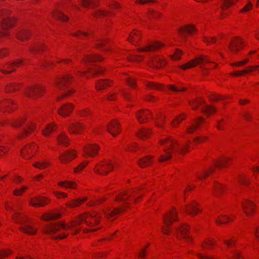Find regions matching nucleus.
I'll use <instances>...</instances> for the list:
<instances>
[{"mask_svg": "<svg viewBox=\"0 0 259 259\" xmlns=\"http://www.w3.org/2000/svg\"><path fill=\"white\" fill-rule=\"evenodd\" d=\"M55 129V125H53L52 124H49L45 128V129L42 130V134H44V135L45 136H46V137L48 136L49 134L50 133H51L52 132H53V131H54Z\"/></svg>", "mask_w": 259, "mask_h": 259, "instance_id": "obj_45", "label": "nucleus"}, {"mask_svg": "<svg viewBox=\"0 0 259 259\" xmlns=\"http://www.w3.org/2000/svg\"><path fill=\"white\" fill-rule=\"evenodd\" d=\"M54 194L57 198L60 199L66 198L67 196L66 193L60 191H55L54 192Z\"/></svg>", "mask_w": 259, "mask_h": 259, "instance_id": "obj_62", "label": "nucleus"}, {"mask_svg": "<svg viewBox=\"0 0 259 259\" xmlns=\"http://www.w3.org/2000/svg\"><path fill=\"white\" fill-rule=\"evenodd\" d=\"M57 139L60 144L65 146L68 145L69 140L67 137V136L64 133H61L58 136Z\"/></svg>", "mask_w": 259, "mask_h": 259, "instance_id": "obj_34", "label": "nucleus"}, {"mask_svg": "<svg viewBox=\"0 0 259 259\" xmlns=\"http://www.w3.org/2000/svg\"><path fill=\"white\" fill-rule=\"evenodd\" d=\"M203 121H204V119L202 117H199V118L196 119L194 121L192 125L188 128V130H187L188 132L189 133H193L195 131V130L197 128V127L199 126V124L200 123L203 122Z\"/></svg>", "mask_w": 259, "mask_h": 259, "instance_id": "obj_28", "label": "nucleus"}, {"mask_svg": "<svg viewBox=\"0 0 259 259\" xmlns=\"http://www.w3.org/2000/svg\"><path fill=\"white\" fill-rule=\"evenodd\" d=\"M139 39V36L138 33L137 31L134 30L131 34L130 35L128 40L130 42H137Z\"/></svg>", "mask_w": 259, "mask_h": 259, "instance_id": "obj_44", "label": "nucleus"}, {"mask_svg": "<svg viewBox=\"0 0 259 259\" xmlns=\"http://www.w3.org/2000/svg\"><path fill=\"white\" fill-rule=\"evenodd\" d=\"M11 253V251L8 250H3L0 251V259L4 258L9 255Z\"/></svg>", "mask_w": 259, "mask_h": 259, "instance_id": "obj_63", "label": "nucleus"}, {"mask_svg": "<svg viewBox=\"0 0 259 259\" xmlns=\"http://www.w3.org/2000/svg\"><path fill=\"white\" fill-rule=\"evenodd\" d=\"M185 211L191 214V215H195L198 213L200 210L198 207L197 204L195 202H193L190 204L189 206L185 208Z\"/></svg>", "mask_w": 259, "mask_h": 259, "instance_id": "obj_26", "label": "nucleus"}, {"mask_svg": "<svg viewBox=\"0 0 259 259\" xmlns=\"http://www.w3.org/2000/svg\"><path fill=\"white\" fill-rule=\"evenodd\" d=\"M214 194L215 196H219L224 189V187L219 183H215L213 188Z\"/></svg>", "mask_w": 259, "mask_h": 259, "instance_id": "obj_40", "label": "nucleus"}, {"mask_svg": "<svg viewBox=\"0 0 259 259\" xmlns=\"http://www.w3.org/2000/svg\"><path fill=\"white\" fill-rule=\"evenodd\" d=\"M150 135V130L148 128H142L137 133L138 137L141 139L147 138Z\"/></svg>", "mask_w": 259, "mask_h": 259, "instance_id": "obj_33", "label": "nucleus"}, {"mask_svg": "<svg viewBox=\"0 0 259 259\" xmlns=\"http://www.w3.org/2000/svg\"><path fill=\"white\" fill-rule=\"evenodd\" d=\"M30 33L28 30L24 29L21 30L17 34L18 38L22 40H24L28 38Z\"/></svg>", "mask_w": 259, "mask_h": 259, "instance_id": "obj_38", "label": "nucleus"}, {"mask_svg": "<svg viewBox=\"0 0 259 259\" xmlns=\"http://www.w3.org/2000/svg\"><path fill=\"white\" fill-rule=\"evenodd\" d=\"M177 214V211L175 209H173L170 211L168 214L163 215V219L164 226L162 228V231L164 234H169L168 228L172 221H177L176 219H174Z\"/></svg>", "mask_w": 259, "mask_h": 259, "instance_id": "obj_6", "label": "nucleus"}, {"mask_svg": "<svg viewBox=\"0 0 259 259\" xmlns=\"http://www.w3.org/2000/svg\"><path fill=\"white\" fill-rule=\"evenodd\" d=\"M167 88L169 89H170L172 91H176V92H179V91H182L186 90V89L185 88H178L175 87L173 85H169L167 86Z\"/></svg>", "mask_w": 259, "mask_h": 259, "instance_id": "obj_64", "label": "nucleus"}, {"mask_svg": "<svg viewBox=\"0 0 259 259\" xmlns=\"http://www.w3.org/2000/svg\"><path fill=\"white\" fill-rule=\"evenodd\" d=\"M223 241L227 245V246L231 247L234 245L236 240L232 238L230 240L224 239Z\"/></svg>", "mask_w": 259, "mask_h": 259, "instance_id": "obj_57", "label": "nucleus"}, {"mask_svg": "<svg viewBox=\"0 0 259 259\" xmlns=\"http://www.w3.org/2000/svg\"><path fill=\"white\" fill-rule=\"evenodd\" d=\"M35 145H29L26 146L24 148L21 150V154L22 156L26 158H29L32 156V154L31 153V150L34 149L35 148Z\"/></svg>", "mask_w": 259, "mask_h": 259, "instance_id": "obj_24", "label": "nucleus"}, {"mask_svg": "<svg viewBox=\"0 0 259 259\" xmlns=\"http://www.w3.org/2000/svg\"><path fill=\"white\" fill-rule=\"evenodd\" d=\"M49 164V162L46 161H40L35 162L33 164V166L39 168L43 169L46 167Z\"/></svg>", "mask_w": 259, "mask_h": 259, "instance_id": "obj_46", "label": "nucleus"}, {"mask_svg": "<svg viewBox=\"0 0 259 259\" xmlns=\"http://www.w3.org/2000/svg\"><path fill=\"white\" fill-rule=\"evenodd\" d=\"M150 115V112L147 110H142L137 113V118L140 123H143L146 121V119L149 118Z\"/></svg>", "mask_w": 259, "mask_h": 259, "instance_id": "obj_22", "label": "nucleus"}, {"mask_svg": "<svg viewBox=\"0 0 259 259\" xmlns=\"http://www.w3.org/2000/svg\"><path fill=\"white\" fill-rule=\"evenodd\" d=\"M152 157L150 156H146L143 158L140 159L138 161V164L141 167H144L150 165L153 162L151 160Z\"/></svg>", "mask_w": 259, "mask_h": 259, "instance_id": "obj_29", "label": "nucleus"}, {"mask_svg": "<svg viewBox=\"0 0 259 259\" xmlns=\"http://www.w3.org/2000/svg\"><path fill=\"white\" fill-rule=\"evenodd\" d=\"M81 3L83 7H90L96 6V2L91 0H82Z\"/></svg>", "mask_w": 259, "mask_h": 259, "instance_id": "obj_49", "label": "nucleus"}, {"mask_svg": "<svg viewBox=\"0 0 259 259\" xmlns=\"http://www.w3.org/2000/svg\"><path fill=\"white\" fill-rule=\"evenodd\" d=\"M182 54V52L179 50L177 49L174 55L171 56V59L174 60H179L181 58V55Z\"/></svg>", "mask_w": 259, "mask_h": 259, "instance_id": "obj_55", "label": "nucleus"}, {"mask_svg": "<svg viewBox=\"0 0 259 259\" xmlns=\"http://www.w3.org/2000/svg\"><path fill=\"white\" fill-rule=\"evenodd\" d=\"M242 205L244 212L247 215L250 216L251 213L253 212L254 208V206L252 203L249 200H246L245 202H242Z\"/></svg>", "mask_w": 259, "mask_h": 259, "instance_id": "obj_21", "label": "nucleus"}, {"mask_svg": "<svg viewBox=\"0 0 259 259\" xmlns=\"http://www.w3.org/2000/svg\"><path fill=\"white\" fill-rule=\"evenodd\" d=\"M76 156L75 153L72 151H67L62 153L60 156V160L62 163H66Z\"/></svg>", "mask_w": 259, "mask_h": 259, "instance_id": "obj_18", "label": "nucleus"}, {"mask_svg": "<svg viewBox=\"0 0 259 259\" xmlns=\"http://www.w3.org/2000/svg\"><path fill=\"white\" fill-rule=\"evenodd\" d=\"M231 220V219L230 218L223 215L221 217L217 219L216 220V223L218 225L225 224Z\"/></svg>", "mask_w": 259, "mask_h": 259, "instance_id": "obj_47", "label": "nucleus"}, {"mask_svg": "<svg viewBox=\"0 0 259 259\" xmlns=\"http://www.w3.org/2000/svg\"><path fill=\"white\" fill-rule=\"evenodd\" d=\"M44 91V88L42 86L36 85L30 87L26 92L25 94L27 96L31 98H35L39 96Z\"/></svg>", "mask_w": 259, "mask_h": 259, "instance_id": "obj_9", "label": "nucleus"}, {"mask_svg": "<svg viewBox=\"0 0 259 259\" xmlns=\"http://www.w3.org/2000/svg\"><path fill=\"white\" fill-rule=\"evenodd\" d=\"M243 42L240 38H235L232 40L229 45V49L233 53H237L239 48L243 45Z\"/></svg>", "mask_w": 259, "mask_h": 259, "instance_id": "obj_13", "label": "nucleus"}, {"mask_svg": "<svg viewBox=\"0 0 259 259\" xmlns=\"http://www.w3.org/2000/svg\"><path fill=\"white\" fill-rule=\"evenodd\" d=\"M23 64L21 60H18L12 63L6 64L4 68H0V71L3 73H9L14 71L16 68Z\"/></svg>", "mask_w": 259, "mask_h": 259, "instance_id": "obj_8", "label": "nucleus"}, {"mask_svg": "<svg viewBox=\"0 0 259 259\" xmlns=\"http://www.w3.org/2000/svg\"><path fill=\"white\" fill-rule=\"evenodd\" d=\"M102 60V58L101 56L95 55H92L88 56L84 61L88 62H95L98 61H100Z\"/></svg>", "mask_w": 259, "mask_h": 259, "instance_id": "obj_39", "label": "nucleus"}, {"mask_svg": "<svg viewBox=\"0 0 259 259\" xmlns=\"http://www.w3.org/2000/svg\"><path fill=\"white\" fill-rule=\"evenodd\" d=\"M13 218L16 223L22 225L20 228L21 231L29 235H33L36 233V229L28 223L27 219L24 215L15 213Z\"/></svg>", "mask_w": 259, "mask_h": 259, "instance_id": "obj_3", "label": "nucleus"}, {"mask_svg": "<svg viewBox=\"0 0 259 259\" xmlns=\"http://www.w3.org/2000/svg\"><path fill=\"white\" fill-rule=\"evenodd\" d=\"M109 14V12L104 10H99L98 12L95 14V16L97 17H100L102 16H105Z\"/></svg>", "mask_w": 259, "mask_h": 259, "instance_id": "obj_58", "label": "nucleus"}, {"mask_svg": "<svg viewBox=\"0 0 259 259\" xmlns=\"http://www.w3.org/2000/svg\"><path fill=\"white\" fill-rule=\"evenodd\" d=\"M229 159V158H225L219 160L215 161L214 162V165L218 168H221L226 165L227 161Z\"/></svg>", "mask_w": 259, "mask_h": 259, "instance_id": "obj_43", "label": "nucleus"}, {"mask_svg": "<svg viewBox=\"0 0 259 259\" xmlns=\"http://www.w3.org/2000/svg\"><path fill=\"white\" fill-rule=\"evenodd\" d=\"M106 130L113 136L115 137L120 133L119 123L116 120H113L108 125L106 126Z\"/></svg>", "mask_w": 259, "mask_h": 259, "instance_id": "obj_10", "label": "nucleus"}, {"mask_svg": "<svg viewBox=\"0 0 259 259\" xmlns=\"http://www.w3.org/2000/svg\"><path fill=\"white\" fill-rule=\"evenodd\" d=\"M60 214L57 213H51L42 215V219L45 221L54 220L59 218Z\"/></svg>", "mask_w": 259, "mask_h": 259, "instance_id": "obj_37", "label": "nucleus"}, {"mask_svg": "<svg viewBox=\"0 0 259 259\" xmlns=\"http://www.w3.org/2000/svg\"><path fill=\"white\" fill-rule=\"evenodd\" d=\"M35 125L34 123H31L30 124L27 125L18 136V138L21 139L25 136L28 135L30 134L34 128Z\"/></svg>", "mask_w": 259, "mask_h": 259, "instance_id": "obj_25", "label": "nucleus"}, {"mask_svg": "<svg viewBox=\"0 0 259 259\" xmlns=\"http://www.w3.org/2000/svg\"><path fill=\"white\" fill-rule=\"evenodd\" d=\"M186 116L183 114L180 115L179 116L177 117L174 120H172L171 124L174 126H177V125L181 122L182 120L185 119Z\"/></svg>", "mask_w": 259, "mask_h": 259, "instance_id": "obj_50", "label": "nucleus"}, {"mask_svg": "<svg viewBox=\"0 0 259 259\" xmlns=\"http://www.w3.org/2000/svg\"><path fill=\"white\" fill-rule=\"evenodd\" d=\"M160 144L164 146V151L165 153V155H161L160 156L159 161L160 162L166 161L171 157L170 149L175 151L178 149L179 153L183 154L187 147V144H184L180 146L177 140L169 138L160 141Z\"/></svg>", "mask_w": 259, "mask_h": 259, "instance_id": "obj_2", "label": "nucleus"}, {"mask_svg": "<svg viewBox=\"0 0 259 259\" xmlns=\"http://www.w3.org/2000/svg\"><path fill=\"white\" fill-rule=\"evenodd\" d=\"M126 80L128 83V84L131 87H134L135 85V82L136 79L134 77H128L126 79Z\"/></svg>", "mask_w": 259, "mask_h": 259, "instance_id": "obj_56", "label": "nucleus"}, {"mask_svg": "<svg viewBox=\"0 0 259 259\" xmlns=\"http://www.w3.org/2000/svg\"><path fill=\"white\" fill-rule=\"evenodd\" d=\"M201 111L207 115L210 114L215 112V110L213 107L204 105L201 108Z\"/></svg>", "mask_w": 259, "mask_h": 259, "instance_id": "obj_42", "label": "nucleus"}, {"mask_svg": "<svg viewBox=\"0 0 259 259\" xmlns=\"http://www.w3.org/2000/svg\"><path fill=\"white\" fill-rule=\"evenodd\" d=\"M195 30V28L193 25H188L185 27H181L179 30V33L182 38L185 39L186 33H190Z\"/></svg>", "mask_w": 259, "mask_h": 259, "instance_id": "obj_20", "label": "nucleus"}, {"mask_svg": "<svg viewBox=\"0 0 259 259\" xmlns=\"http://www.w3.org/2000/svg\"><path fill=\"white\" fill-rule=\"evenodd\" d=\"M111 82L109 80H100L96 83V88L97 90H101L105 88L106 87L110 86Z\"/></svg>", "mask_w": 259, "mask_h": 259, "instance_id": "obj_36", "label": "nucleus"}, {"mask_svg": "<svg viewBox=\"0 0 259 259\" xmlns=\"http://www.w3.org/2000/svg\"><path fill=\"white\" fill-rule=\"evenodd\" d=\"M27 189V187L24 186L20 189L15 190L14 191V192H13L14 195H21Z\"/></svg>", "mask_w": 259, "mask_h": 259, "instance_id": "obj_59", "label": "nucleus"}, {"mask_svg": "<svg viewBox=\"0 0 259 259\" xmlns=\"http://www.w3.org/2000/svg\"><path fill=\"white\" fill-rule=\"evenodd\" d=\"M125 210V209L123 207H120L115 208L113 210L107 212L105 211L104 213L106 215V217L108 219H110V218L113 217L114 215L118 214L119 213H120L121 212H123Z\"/></svg>", "mask_w": 259, "mask_h": 259, "instance_id": "obj_27", "label": "nucleus"}, {"mask_svg": "<svg viewBox=\"0 0 259 259\" xmlns=\"http://www.w3.org/2000/svg\"><path fill=\"white\" fill-rule=\"evenodd\" d=\"M204 103V101L201 99L200 101H193L190 102V105L192 106V109L195 110L197 107L201 105V104Z\"/></svg>", "mask_w": 259, "mask_h": 259, "instance_id": "obj_52", "label": "nucleus"}, {"mask_svg": "<svg viewBox=\"0 0 259 259\" xmlns=\"http://www.w3.org/2000/svg\"><path fill=\"white\" fill-rule=\"evenodd\" d=\"M97 43L96 44L97 47L103 46L106 42V40L102 38H97L96 39Z\"/></svg>", "mask_w": 259, "mask_h": 259, "instance_id": "obj_61", "label": "nucleus"}, {"mask_svg": "<svg viewBox=\"0 0 259 259\" xmlns=\"http://www.w3.org/2000/svg\"><path fill=\"white\" fill-rule=\"evenodd\" d=\"M189 229V227L187 225H183L180 226L178 229H176V233L177 234L178 237H179V234L178 232L181 234L182 237L185 238L187 241L189 242L191 240V238L187 235V232Z\"/></svg>", "mask_w": 259, "mask_h": 259, "instance_id": "obj_17", "label": "nucleus"}, {"mask_svg": "<svg viewBox=\"0 0 259 259\" xmlns=\"http://www.w3.org/2000/svg\"><path fill=\"white\" fill-rule=\"evenodd\" d=\"M73 109V105L71 103L63 105L58 110L59 115L63 117L69 116Z\"/></svg>", "mask_w": 259, "mask_h": 259, "instance_id": "obj_12", "label": "nucleus"}, {"mask_svg": "<svg viewBox=\"0 0 259 259\" xmlns=\"http://www.w3.org/2000/svg\"><path fill=\"white\" fill-rule=\"evenodd\" d=\"M53 16L57 19H58L62 21H65L68 19V17L65 15L59 10H56L52 13Z\"/></svg>", "mask_w": 259, "mask_h": 259, "instance_id": "obj_31", "label": "nucleus"}, {"mask_svg": "<svg viewBox=\"0 0 259 259\" xmlns=\"http://www.w3.org/2000/svg\"><path fill=\"white\" fill-rule=\"evenodd\" d=\"M147 87L151 89H155L160 91H165V88L163 85L160 83H157L153 82H148L147 83Z\"/></svg>", "mask_w": 259, "mask_h": 259, "instance_id": "obj_32", "label": "nucleus"}, {"mask_svg": "<svg viewBox=\"0 0 259 259\" xmlns=\"http://www.w3.org/2000/svg\"><path fill=\"white\" fill-rule=\"evenodd\" d=\"M153 65L155 66L156 67H161L162 66V63L164 64V62H163L160 58H155L152 60Z\"/></svg>", "mask_w": 259, "mask_h": 259, "instance_id": "obj_53", "label": "nucleus"}, {"mask_svg": "<svg viewBox=\"0 0 259 259\" xmlns=\"http://www.w3.org/2000/svg\"><path fill=\"white\" fill-rule=\"evenodd\" d=\"M87 198L86 197L83 198H79L77 199H74L70 201L69 202L66 204V205L69 208H73L78 206L82 202L85 201Z\"/></svg>", "mask_w": 259, "mask_h": 259, "instance_id": "obj_30", "label": "nucleus"}, {"mask_svg": "<svg viewBox=\"0 0 259 259\" xmlns=\"http://www.w3.org/2000/svg\"><path fill=\"white\" fill-rule=\"evenodd\" d=\"M58 185L65 188L74 189L76 184L73 182L65 181L59 182Z\"/></svg>", "mask_w": 259, "mask_h": 259, "instance_id": "obj_35", "label": "nucleus"}, {"mask_svg": "<svg viewBox=\"0 0 259 259\" xmlns=\"http://www.w3.org/2000/svg\"><path fill=\"white\" fill-rule=\"evenodd\" d=\"M18 87L14 83H9L5 88V91L7 93L12 92L13 91L17 90Z\"/></svg>", "mask_w": 259, "mask_h": 259, "instance_id": "obj_48", "label": "nucleus"}, {"mask_svg": "<svg viewBox=\"0 0 259 259\" xmlns=\"http://www.w3.org/2000/svg\"><path fill=\"white\" fill-rule=\"evenodd\" d=\"M16 108V107L14 105L13 101L10 100L0 102V111H2L4 109L8 112H10Z\"/></svg>", "mask_w": 259, "mask_h": 259, "instance_id": "obj_19", "label": "nucleus"}, {"mask_svg": "<svg viewBox=\"0 0 259 259\" xmlns=\"http://www.w3.org/2000/svg\"><path fill=\"white\" fill-rule=\"evenodd\" d=\"M25 117L18 118L11 122V124L14 127H19L25 120Z\"/></svg>", "mask_w": 259, "mask_h": 259, "instance_id": "obj_41", "label": "nucleus"}, {"mask_svg": "<svg viewBox=\"0 0 259 259\" xmlns=\"http://www.w3.org/2000/svg\"><path fill=\"white\" fill-rule=\"evenodd\" d=\"M44 46L42 44H39L35 45L33 47L30 48V51L32 53H35L37 52L41 51L44 49Z\"/></svg>", "mask_w": 259, "mask_h": 259, "instance_id": "obj_51", "label": "nucleus"}, {"mask_svg": "<svg viewBox=\"0 0 259 259\" xmlns=\"http://www.w3.org/2000/svg\"><path fill=\"white\" fill-rule=\"evenodd\" d=\"M68 128L71 134H79L84 128L83 125L79 122H74L67 125Z\"/></svg>", "mask_w": 259, "mask_h": 259, "instance_id": "obj_11", "label": "nucleus"}, {"mask_svg": "<svg viewBox=\"0 0 259 259\" xmlns=\"http://www.w3.org/2000/svg\"><path fill=\"white\" fill-rule=\"evenodd\" d=\"M205 63L210 64L213 63V62H211L207 56H201L199 57H196L194 60H192L187 63L181 66V68L183 69H186L188 68L194 67L197 64H200L201 68L206 69V68L205 66Z\"/></svg>", "mask_w": 259, "mask_h": 259, "instance_id": "obj_5", "label": "nucleus"}, {"mask_svg": "<svg viewBox=\"0 0 259 259\" xmlns=\"http://www.w3.org/2000/svg\"><path fill=\"white\" fill-rule=\"evenodd\" d=\"M164 45L159 41H155L151 44H149L148 46L144 47L140 50V51H150L152 50H155L158 49L162 47Z\"/></svg>", "mask_w": 259, "mask_h": 259, "instance_id": "obj_23", "label": "nucleus"}, {"mask_svg": "<svg viewBox=\"0 0 259 259\" xmlns=\"http://www.w3.org/2000/svg\"><path fill=\"white\" fill-rule=\"evenodd\" d=\"M72 77L70 75H66L63 77L60 78L56 82V85L59 89L64 87H67L69 83L71 82Z\"/></svg>", "mask_w": 259, "mask_h": 259, "instance_id": "obj_16", "label": "nucleus"}, {"mask_svg": "<svg viewBox=\"0 0 259 259\" xmlns=\"http://www.w3.org/2000/svg\"><path fill=\"white\" fill-rule=\"evenodd\" d=\"M160 15V14L155 11L152 10H149V17L153 19H156Z\"/></svg>", "mask_w": 259, "mask_h": 259, "instance_id": "obj_54", "label": "nucleus"}, {"mask_svg": "<svg viewBox=\"0 0 259 259\" xmlns=\"http://www.w3.org/2000/svg\"><path fill=\"white\" fill-rule=\"evenodd\" d=\"M233 255V259H242V255L237 250H234L232 251Z\"/></svg>", "mask_w": 259, "mask_h": 259, "instance_id": "obj_60", "label": "nucleus"}, {"mask_svg": "<svg viewBox=\"0 0 259 259\" xmlns=\"http://www.w3.org/2000/svg\"><path fill=\"white\" fill-rule=\"evenodd\" d=\"M113 169V165L110 162L104 161L96 165L94 168L96 172L101 175H107Z\"/></svg>", "mask_w": 259, "mask_h": 259, "instance_id": "obj_7", "label": "nucleus"}, {"mask_svg": "<svg viewBox=\"0 0 259 259\" xmlns=\"http://www.w3.org/2000/svg\"><path fill=\"white\" fill-rule=\"evenodd\" d=\"M8 12L5 11H0V17H2V24L0 27V36L7 35L6 30L12 27L15 22V20L12 17L8 16Z\"/></svg>", "mask_w": 259, "mask_h": 259, "instance_id": "obj_4", "label": "nucleus"}, {"mask_svg": "<svg viewBox=\"0 0 259 259\" xmlns=\"http://www.w3.org/2000/svg\"><path fill=\"white\" fill-rule=\"evenodd\" d=\"M100 218L101 214L97 212H94L93 213H84L79 217L75 221L72 222L70 226L59 222L53 223L47 225L44 228V232L51 235L57 233L61 230H66L72 227L73 233L76 234L79 230L76 228L81 224L84 223L87 226L93 227L99 223Z\"/></svg>", "mask_w": 259, "mask_h": 259, "instance_id": "obj_1", "label": "nucleus"}, {"mask_svg": "<svg viewBox=\"0 0 259 259\" xmlns=\"http://www.w3.org/2000/svg\"><path fill=\"white\" fill-rule=\"evenodd\" d=\"M99 147L96 144H89L83 149L84 153L90 157H94L97 154Z\"/></svg>", "mask_w": 259, "mask_h": 259, "instance_id": "obj_15", "label": "nucleus"}, {"mask_svg": "<svg viewBox=\"0 0 259 259\" xmlns=\"http://www.w3.org/2000/svg\"><path fill=\"white\" fill-rule=\"evenodd\" d=\"M48 198L43 197H35L30 200L29 203L33 206H42L49 202Z\"/></svg>", "mask_w": 259, "mask_h": 259, "instance_id": "obj_14", "label": "nucleus"}]
</instances>
